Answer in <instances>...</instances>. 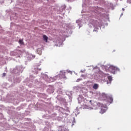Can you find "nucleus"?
<instances>
[{
	"mask_svg": "<svg viewBox=\"0 0 131 131\" xmlns=\"http://www.w3.org/2000/svg\"><path fill=\"white\" fill-rule=\"evenodd\" d=\"M90 103H91L92 107H94L95 109H99L100 107L102 108L103 107V104L100 102H97L95 101H93L92 100H90Z\"/></svg>",
	"mask_w": 131,
	"mask_h": 131,
	"instance_id": "f257e3e1",
	"label": "nucleus"
},
{
	"mask_svg": "<svg viewBox=\"0 0 131 131\" xmlns=\"http://www.w3.org/2000/svg\"><path fill=\"white\" fill-rule=\"evenodd\" d=\"M108 70H110V71H111L112 73H113V74H115V71H117V70H118V68L113 66H110Z\"/></svg>",
	"mask_w": 131,
	"mask_h": 131,
	"instance_id": "f03ea898",
	"label": "nucleus"
},
{
	"mask_svg": "<svg viewBox=\"0 0 131 131\" xmlns=\"http://www.w3.org/2000/svg\"><path fill=\"white\" fill-rule=\"evenodd\" d=\"M65 72L62 71H60V74H59V75L61 77H62V78H65Z\"/></svg>",
	"mask_w": 131,
	"mask_h": 131,
	"instance_id": "7ed1b4c3",
	"label": "nucleus"
},
{
	"mask_svg": "<svg viewBox=\"0 0 131 131\" xmlns=\"http://www.w3.org/2000/svg\"><path fill=\"white\" fill-rule=\"evenodd\" d=\"M105 112H106V110L103 107H102L101 108L100 111L99 112V113H100L101 114H104V113H105Z\"/></svg>",
	"mask_w": 131,
	"mask_h": 131,
	"instance_id": "20e7f679",
	"label": "nucleus"
},
{
	"mask_svg": "<svg viewBox=\"0 0 131 131\" xmlns=\"http://www.w3.org/2000/svg\"><path fill=\"white\" fill-rule=\"evenodd\" d=\"M49 39V37H48V36H47V35H44L43 36V39L45 41H46V42H48V39Z\"/></svg>",
	"mask_w": 131,
	"mask_h": 131,
	"instance_id": "39448f33",
	"label": "nucleus"
},
{
	"mask_svg": "<svg viewBox=\"0 0 131 131\" xmlns=\"http://www.w3.org/2000/svg\"><path fill=\"white\" fill-rule=\"evenodd\" d=\"M98 88H99V85L98 84L95 83L94 84L93 89H94V90H98Z\"/></svg>",
	"mask_w": 131,
	"mask_h": 131,
	"instance_id": "423d86ee",
	"label": "nucleus"
},
{
	"mask_svg": "<svg viewBox=\"0 0 131 131\" xmlns=\"http://www.w3.org/2000/svg\"><path fill=\"white\" fill-rule=\"evenodd\" d=\"M19 43L20 45H24V42H23V40L22 39H19Z\"/></svg>",
	"mask_w": 131,
	"mask_h": 131,
	"instance_id": "0eeeda50",
	"label": "nucleus"
},
{
	"mask_svg": "<svg viewBox=\"0 0 131 131\" xmlns=\"http://www.w3.org/2000/svg\"><path fill=\"white\" fill-rule=\"evenodd\" d=\"M107 79L110 81H112V77L111 76H108Z\"/></svg>",
	"mask_w": 131,
	"mask_h": 131,
	"instance_id": "6e6552de",
	"label": "nucleus"
},
{
	"mask_svg": "<svg viewBox=\"0 0 131 131\" xmlns=\"http://www.w3.org/2000/svg\"><path fill=\"white\" fill-rule=\"evenodd\" d=\"M94 23H95V24H92L93 25H94V26H95V25H97V24H98V21H97V20H94Z\"/></svg>",
	"mask_w": 131,
	"mask_h": 131,
	"instance_id": "1a4fd4ad",
	"label": "nucleus"
},
{
	"mask_svg": "<svg viewBox=\"0 0 131 131\" xmlns=\"http://www.w3.org/2000/svg\"><path fill=\"white\" fill-rule=\"evenodd\" d=\"M3 76H6V73H3Z\"/></svg>",
	"mask_w": 131,
	"mask_h": 131,
	"instance_id": "9d476101",
	"label": "nucleus"
},
{
	"mask_svg": "<svg viewBox=\"0 0 131 131\" xmlns=\"http://www.w3.org/2000/svg\"><path fill=\"white\" fill-rule=\"evenodd\" d=\"M33 58H35V55L32 56Z\"/></svg>",
	"mask_w": 131,
	"mask_h": 131,
	"instance_id": "9b49d317",
	"label": "nucleus"
},
{
	"mask_svg": "<svg viewBox=\"0 0 131 131\" xmlns=\"http://www.w3.org/2000/svg\"><path fill=\"white\" fill-rule=\"evenodd\" d=\"M58 131H62V129H60L58 130Z\"/></svg>",
	"mask_w": 131,
	"mask_h": 131,
	"instance_id": "f8f14e48",
	"label": "nucleus"
},
{
	"mask_svg": "<svg viewBox=\"0 0 131 131\" xmlns=\"http://www.w3.org/2000/svg\"><path fill=\"white\" fill-rule=\"evenodd\" d=\"M111 100H112V101H113V99L112 98H111Z\"/></svg>",
	"mask_w": 131,
	"mask_h": 131,
	"instance_id": "ddd939ff",
	"label": "nucleus"
},
{
	"mask_svg": "<svg viewBox=\"0 0 131 131\" xmlns=\"http://www.w3.org/2000/svg\"><path fill=\"white\" fill-rule=\"evenodd\" d=\"M39 71H40L41 70H40V69H39Z\"/></svg>",
	"mask_w": 131,
	"mask_h": 131,
	"instance_id": "4468645a",
	"label": "nucleus"
},
{
	"mask_svg": "<svg viewBox=\"0 0 131 131\" xmlns=\"http://www.w3.org/2000/svg\"><path fill=\"white\" fill-rule=\"evenodd\" d=\"M123 10H124V9L123 8Z\"/></svg>",
	"mask_w": 131,
	"mask_h": 131,
	"instance_id": "2eb2a0df",
	"label": "nucleus"
}]
</instances>
